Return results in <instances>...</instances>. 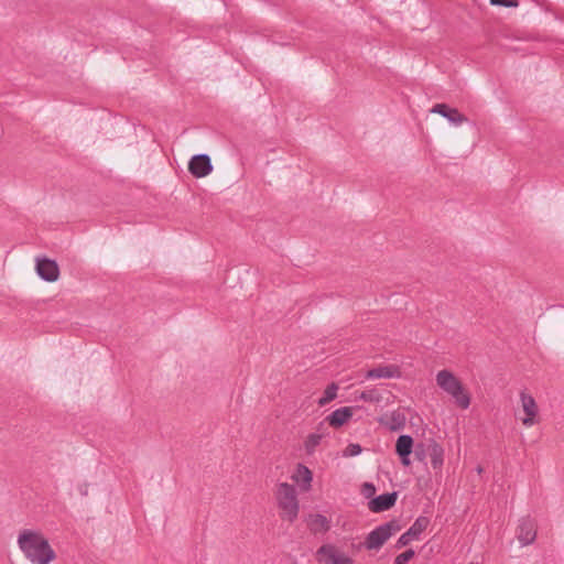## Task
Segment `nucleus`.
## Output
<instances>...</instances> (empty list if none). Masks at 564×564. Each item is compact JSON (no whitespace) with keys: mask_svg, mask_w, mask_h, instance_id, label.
Returning <instances> with one entry per match:
<instances>
[{"mask_svg":"<svg viewBox=\"0 0 564 564\" xmlns=\"http://www.w3.org/2000/svg\"><path fill=\"white\" fill-rule=\"evenodd\" d=\"M17 543L32 564H50L56 558L55 551L40 531L30 529L20 531Z\"/></svg>","mask_w":564,"mask_h":564,"instance_id":"f257e3e1","label":"nucleus"},{"mask_svg":"<svg viewBox=\"0 0 564 564\" xmlns=\"http://www.w3.org/2000/svg\"><path fill=\"white\" fill-rule=\"evenodd\" d=\"M437 386L448 395H451L456 405L463 410H466L470 405V394L464 388L460 380L449 370L443 369L436 373Z\"/></svg>","mask_w":564,"mask_h":564,"instance_id":"f03ea898","label":"nucleus"},{"mask_svg":"<svg viewBox=\"0 0 564 564\" xmlns=\"http://www.w3.org/2000/svg\"><path fill=\"white\" fill-rule=\"evenodd\" d=\"M275 499L280 510V518L283 521L294 522L300 511L295 487L288 482H280L276 486Z\"/></svg>","mask_w":564,"mask_h":564,"instance_id":"7ed1b4c3","label":"nucleus"},{"mask_svg":"<svg viewBox=\"0 0 564 564\" xmlns=\"http://www.w3.org/2000/svg\"><path fill=\"white\" fill-rule=\"evenodd\" d=\"M401 530V525L397 520L388 521L380 524L368 533L365 540L367 550H379L395 532Z\"/></svg>","mask_w":564,"mask_h":564,"instance_id":"20e7f679","label":"nucleus"},{"mask_svg":"<svg viewBox=\"0 0 564 564\" xmlns=\"http://www.w3.org/2000/svg\"><path fill=\"white\" fill-rule=\"evenodd\" d=\"M315 556L321 564H355L350 556L332 543L319 546Z\"/></svg>","mask_w":564,"mask_h":564,"instance_id":"39448f33","label":"nucleus"},{"mask_svg":"<svg viewBox=\"0 0 564 564\" xmlns=\"http://www.w3.org/2000/svg\"><path fill=\"white\" fill-rule=\"evenodd\" d=\"M520 401L525 416L521 420L527 427L533 426L538 420L539 408L534 398L525 391L520 392Z\"/></svg>","mask_w":564,"mask_h":564,"instance_id":"423d86ee","label":"nucleus"},{"mask_svg":"<svg viewBox=\"0 0 564 564\" xmlns=\"http://www.w3.org/2000/svg\"><path fill=\"white\" fill-rule=\"evenodd\" d=\"M430 520L426 517H419L413 524L397 541V547H403L411 541L417 540L421 533L427 528Z\"/></svg>","mask_w":564,"mask_h":564,"instance_id":"0eeeda50","label":"nucleus"},{"mask_svg":"<svg viewBox=\"0 0 564 564\" xmlns=\"http://www.w3.org/2000/svg\"><path fill=\"white\" fill-rule=\"evenodd\" d=\"M188 171L195 177H205L213 171L210 158L207 154H196L188 163Z\"/></svg>","mask_w":564,"mask_h":564,"instance_id":"6e6552de","label":"nucleus"},{"mask_svg":"<svg viewBox=\"0 0 564 564\" xmlns=\"http://www.w3.org/2000/svg\"><path fill=\"white\" fill-rule=\"evenodd\" d=\"M431 112L438 113L442 117L446 118L453 126H460L464 122H467V117L459 112L458 109L452 108L446 104H436L431 109Z\"/></svg>","mask_w":564,"mask_h":564,"instance_id":"1a4fd4ad","label":"nucleus"},{"mask_svg":"<svg viewBox=\"0 0 564 564\" xmlns=\"http://www.w3.org/2000/svg\"><path fill=\"white\" fill-rule=\"evenodd\" d=\"M36 272L47 282H54L59 276V269L57 263L54 260L43 258L36 260Z\"/></svg>","mask_w":564,"mask_h":564,"instance_id":"9d476101","label":"nucleus"},{"mask_svg":"<svg viewBox=\"0 0 564 564\" xmlns=\"http://www.w3.org/2000/svg\"><path fill=\"white\" fill-rule=\"evenodd\" d=\"M401 377V370L400 367L397 365H384V366H378L376 368L369 369L365 378L375 380V379H392V378H400Z\"/></svg>","mask_w":564,"mask_h":564,"instance_id":"9b49d317","label":"nucleus"},{"mask_svg":"<svg viewBox=\"0 0 564 564\" xmlns=\"http://www.w3.org/2000/svg\"><path fill=\"white\" fill-rule=\"evenodd\" d=\"M398 494L395 491L382 494L368 502V508L375 513L389 510L395 505Z\"/></svg>","mask_w":564,"mask_h":564,"instance_id":"f8f14e48","label":"nucleus"},{"mask_svg":"<svg viewBox=\"0 0 564 564\" xmlns=\"http://www.w3.org/2000/svg\"><path fill=\"white\" fill-rule=\"evenodd\" d=\"M517 538L522 546L534 542L536 538V530L533 520L524 518L520 521Z\"/></svg>","mask_w":564,"mask_h":564,"instance_id":"ddd939ff","label":"nucleus"},{"mask_svg":"<svg viewBox=\"0 0 564 564\" xmlns=\"http://www.w3.org/2000/svg\"><path fill=\"white\" fill-rule=\"evenodd\" d=\"M413 449V438L410 435H400L397 440L395 452L399 455L403 466H409L410 455Z\"/></svg>","mask_w":564,"mask_h":564,"instance_id":"4468645a","label":"nucleus"},{"mask_svg":"<svg viewBox=\"0 0 564 564\" xmlns=\"http://www.w3.org/2000/svg\"><path fill=\"white\" fill-rule=\"evenodd\" d=\"M292 479L300 486L301 490L307 492L312 488L313 474L310 468L303 464H299Z\"/></svg>","mask_w":564,"mask_h":564,"instance_id":"2eb2a0df","label":"nucleus"},{"mask_svg":"<svg viewBox=\"0 0 564 564\" xmlns=\"http://www.w3.org/2000/svg\"><path fill=\"white\" fill-rule=\"evenodd\" d=\"M354 415V409L351 406H344L332 412L326 421L335 429L344 425Z\"/></svg>","mask_w":564,"mask_h":564,"instance_id":"dca6fc26","label":"nucleus"},{"mask_svg":"<svg viewBox=\"0 0 564 564\" xmlns=\"http://www.w3.org/2000/svg\"><path fill=\"white\" fill-rule=\"evenodd\" d=\"M427 453L434 469H441L444 463V448L436 442L431 441L427 445Z\"/></svg>","mask_w":564,"mask_h":564,"instance_id":"f3484780","label":"nucleus"},{"mask_svg":"<svg viewBox=\"0 0 564 564\" xmlns=\"http://www.w3.org/2000/svg\"><path fill=\"white\" fill-rule=\"evenodd\" d=\"M380 422L386 424L391 431H400L404 427L406 417L401 411H393L386 419H381Z\"/></svg>","mask_w":564,"mask_h":564,"instance_id":"a211bd4d","label":"nucleus"},{"mask_svg":"<svg viewBox=\"0 0 564 564\" xmlns=\"http://www.w3.org/2000/svg\"><path fill=\"white\" fill-rule=\"evenodd\" d=\"M324 436L325 433L323 432H315L307 435L304 442V448L308 455H312L315 452L316 447L321 444Z\"/></svg>","mask_w":564,"mask_h":564,"instance_id":"6ab92c4d","label":"nucleus"},{"mask_svg":"<svg viewBox=\"0 0 564 564\" xmlns=\"http://www.w3.org/2000/svg\"><path fill=\"white\" fill-rule=\"evenodd\" d=\"M311 524L314 531L327 532L330 529V521L319 513L312 516Z\"/></svg>","mask_w":564,"mask_h":564,"instance_id":"aec40b11","label":"nucleus"},{"mask_svg":"<svg viewBox=\"0 0 564 564\" xmlns=\"http://www.w3.org/2000/svg\"><path fill=\"white\" fill-rule=\"evenodd\" d=\"M338 386L330 383L326 387L323 397L318 400V405L324 406L337 397Z\"/></svg>","mask_w":564,"mask_h":564,"instance_id":"412c9836","label":"nucleus"},{"mask_svg":"<svg viewBox=\"0 0 564 564\" xmlns=\"http://www.w3.org/2000/svg\"><path fill=\"white\" fill-rule=\"evenodd\" d=\"M359 399L365 402L379 403L382 400V395L376 389L362 391L359 394Z\"/></svg>","mask_w":564,"mask_h":564,"instance_id":"4be33fe9","label":"nucleus"},{"mask_svg":"<svg viewBox=\"0 0 564 564\" xmlns=\"http://www.w3.org/2000/svg\"><path fill=\"white\" fill-rule=\"evenodd\" d=\"M415 555V552L410 549V550H406L405 552L399 554L395 560H394V564H406L410 560H412Z\"/></svg>","mask_w":564,"mask_h":564,"instance_id":"5701e85b","label":"nucleus"},{"mask_svg":"<svg viewBox=\"0 0 564 564\" xmlns=\"http://www.w3.org/2000/svg\"><path fill=\"white\" fill-rule=\"evenodd\" d=\"M361 446L359 444H349L345 452H344V455L347 456V457H352V456H357L361 453Z\"/></svg>","mask_w":564,"mask_h":564,"instance_id":"b1692460","label":"nucleus"},{"mask_svg":"<svg viewBox=\"0 0 564 564\" xmlns=\"http://www.w3.org/2000/svg\"><path fill=\"white\" fill-rule=\"evenodd\" d=\"M492 6L512 8L518 6L517 0H489Z\"/></svg>","mask_w":564,"mask_h":564,"instance_id":"393cba45","label":"nucleus"},{"mask_svg":"<svg viewBox=\"0 0 564 564\" xmlns=\"http://www.w3.org/2000/svg\"><path fill=\"white\" fill-rule=\"evenodd\" d=\"M376 492V487L375 485H372L371 482H365L362 485V494L369 498L370 496H372L373 494Z\"/></svg>","mask_w":564,"mask_h":564,"instance_id":"a878e982","label":"nucleus"},{"mask_svg":"<svg viewBox=\"0 0 564 564\" xmlns=\"http://www.w3.org/2000/svg\"><path fill=\"white\" fill-rule=\"evenodd\" d=\"M414 454H415V457H416L419 460H423V458H424V452H423V451L421 452L419 448H416V449H415V452H414Z\"/></svg>","mask_w":564,"mask_h":564,"instance_id":"bb28decb","label":"nucleus"},{"mask_svg":"<svg viewBox=\"0 0 564 564\" xmlns=\"http://www.w3.org/2000/svg\"><path fill=\"white\" fill-rule=\"evenodd\" d=\"M477 471H478V473H481V471H482L481 467H478V468H477Z\"/></svg>","mask_w":564,"mask_h":564,"instance_id":"cd10ccee","label":"nucleus"}]
</instances>
